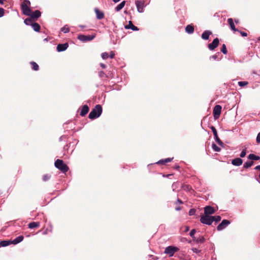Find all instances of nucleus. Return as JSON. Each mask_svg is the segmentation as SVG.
<instances>
[{"label":"nucleus","instance_id":"f257e3e1","mask_svg":"<svg viewBox=\"0 0 260 260\" xmlns=\"http://www.w3.org/2000/svg\"><path fill=\"white\" fill-rule=\"evenodd\" d=\"M102 108L100 105H97L90 112L88 117L91 119H94L99 117L102 114Z\"/></svg>","mask_w":260,"mask_h":260},{"label":"nucleus","instance_id":"f03ea898","mask_svg":"<svg viewBox=\"0 0 260 260\" xmlns=\"http://www.w3.org/2000/svg\"><path fill=\"white\" fill-rule=\"evenodd\" d=\"M55 166L63 173L67 172L69 168L62 160L57 159L55 162Z\"/></svg>","mask_w":260,"mask_h":260},{"label":"nucleus","instance_id":"7ed1b4c3","mask_svg":"<svg viewBox=\"0 0 260 260\" xmlns=\"http://www.w3.org/2000/svg\"><path fill=\"white\" fill-rule=\"evenodd\" d=\"M30 4V3L29 1L25 0L23 3L21 5V9L23 13L26 16L30 14L31 10L29 8Z\"/></svg>","mask_w":260,"mask_h":260},{"label":"nucleus","instance_id":"20e7f679","mask_svg":"<svg viewBox=\"0 0 260 260\" xmlns=\"http://www.w3.org/2000/svg\"><path fill=\"white\" fill-rule=\"evenodd\" d=\"M179 250V249L177 247L169 246L165 248L164 253L168 254L169 256H172L174 253Z\"/></svg>","mask_w":260,"mask_h":260},{"label":"nucleus","instance_id":"39448f33","mask_svg":"<svg viewBox=\"0 0 260 260\" xmlns=\"http://www.w3.org/2000/svg\"><path fill=\"white\" fill-rule=\"evenodd\" d=\"M200 221L203 224L211 225L213 222L212 216L205 215L201 216Z\"/></svg>","mask_w":260,"mask_h":260},{"label":"nucleus","instance_id":"423d86ee","mask_svg":"<svg viewBox=\"0 0 260 260\" xmlns=\"http://www.w3.org/2000/svg\"><path fill=\"white\" fill-rule=\"evenodd\" d=\"M135 4L136 5L137 10L140 13H142L144 11V8L145 7V2L144 0H136Z\"/></svg>","mask_w":260,"mask_h":260},{"label":"nucleus","instance_id":"0eeeda50","mask_svg":"<svg viewBox=\"0 0 260 260\" xmlns=\"http://www.w3.org/2000/svg\"><path fill=\"white\" fill-rule=\"evenodd\" d=\"M210 128L211 129L213 133V135L214 136V138H215V140L216 141V142L220 146H223V143L220 140V139L219 138L218 136V135H217V131L215 128V127L213 126H211L210 127Z\"/></svg>","mask_w":260,"mask_h":260},{"label":"nucleus","instance_id":"6e6552de","mask_svg":"<svg viewBox=\"0 0 260 260\" xmlns=\"http://www.w3.org/2000/svg\"><path fill=\"white\" fill-rule=\"evenodd\" d=\"M95 37V36H85L84 35H80L78 36V39L82 42H87L92 40Z\"/></svg>","mask_w":260,"mask_h":260},{"label":"nucleus","instance_id":"1a4fd4ad","mask_svg":"<svg viewBox=\"0 0 260 260\" xmlns=\"http://www.w3.org/2000/svg\"><path fill=\"white\" fill-rule=\"evenodd\" d=\"M231 223L230 220L224 219L222 222L217 226V230L219 231L222 230L225 228Z\"/></svg>","mask_w":260,"mask_h":260},{"label":"nucleus","instance_id":"9d476101","mask_svg":"<svg viewBox=\"0 0 260 260\" xmlns=\"http://www.w3.org/2000/svg\"><path fill=\"white\" fill-rule=\"evenodd\" d=\"M221 106L220 105H216L213 109V115L215 118H218L220 115L221 111Z\"/></svg>","mask_w":260,"mask_h":260},{"label":"nucleus","instance_id":"9b49d317","mask_svg":"<svg viewBox=\"0 0 260 260\" xmlns=\"http://www.w3.org/2000/svg\"><path fill=\"white\" fill-rule=\"evenodd\" d=\"M219 43V39L218 38H216L213 40V42L211 43L208 44V48L210 50H213L218 46Z\"/></svg>","mask_w":260,"mask_h":260},{"label":"nucleus","instance_id":"f8f14e48","mask_svg":"<svg viewBox=\"0 0 260 260\" xmlns=\"http://www.w3.org/2000/svg\"><path fill=\"white\" fill-rule=\"evenodd\" d=\"M215 210L214 209L210 206H207L204 208V214L205 215H209L213 214L215 213Z\"/></svg>","mask_w":260,"mask_h":260},{"label":"nucleus","instance_id":"ddd939ff","mask_svg":"<svg viewBox=\"0 0 260 260\" xmlns=\"http://www.w3.org/2000/svg\"><path fill=\"white\" fill-rule=\"evenodd\" d=\"M68 46L69 45L67 43L59 44L57 46V50L58 52L63 51L68 48Z\"/></svg>","mask_w":260,"mask_h":260},{"label":"nucleus","instance_id":"4468645a","mask_svg":"<svg viewBox=\"0 0 260 260\" xmlns=\"http://www.w3.org/2000/svg\"><path fill=\"white\" fill-rule=\"evenodd\" d=\"M41 13L39 10H36L34 12L30 11V14L29 15L33 19H37L41 16Z\"/></svg>","mask_w":260,"mask_h":260},{"label":"nucleus","instance_id":"2eb2a0df","mask_svg":"<svg viewBox=\"0 0 260 260\" xmlns=\"http://www.w3.org/2000/svg\"><path fill=\"white\" fill-rule=\"evenodd\" d=\"M243 163V160L240 158H236L232 160V164L236 166H240Z\"/></svg>","mask_w":260,"mask_h":260},{"label":"nucleus","instance_id":"dca6fc26","mask_svg":"<svg viewBox=\"0 0 260 260\" xmlns=\"http://www.w3.org/2000/svg\"><path fill=\"white\" fill-rule=\"evenodd\" d=\"M126 29H131L133 30L137 31L139 30L138 27L135 26L131 21L128 22V24L125 26Z\"/></svg>","mask_w":260,"mask_h":260},{"label":"nucleus","instance_id":"f3484780","mask_svg":"<svg viewBox=\"0 0 260 260\" xmlns=\"http://www.w3.org/2000/svg\"><path fill=\"white\" fill-rule=\"evenodd\" d=\"M212 34V32L210 30H205L202 35V38L203 40H207L209 39V36Z\"/></svg>","mask_w":260,"mask_h":260},{"label":"nucleus","instance_id":"a211bd4d","mask_svg":"<svg viewBox=\"0 0 260 260\" xmlns=\"http://www.w3.org/2000/svg\"><path fill=\"white\" fill-rule=\"evenodd\" d=\"M89 111V108L87 105H84L81 110L80 115L82 116H85Z\"/></svg>","mask_w":260,"mask_h":260},{"label":"nucleus","instance_id":"6ab92c4d","mask_svg":"<svg viewBox=\"0 0 260 260\" xmlns=\"http://www.w3.org/2000/svg\"><path fill=\"white\" fill-rule=\"evenodd\" d=\"M23 239H24V237L23 236H19L16 237V238H15L12 241H11V243L13 244H17L21 242V241H22Z\"/></svg>","mask_w":260,"mask_h":260},{"label":"nucleus","instance_id":"aec40b11","mask_svg":"<svg viewBox=\"0 0 260 260\" xmlns=\"http://www.w3.org/2000/svg\"><path fill=\"white\" fill-rule=\"evenodd\" d=\"M228 23L230 25V27H231V28L236 31H239V30L237 28H236L235 27V26L234 25V21H233V20L232 18H229L228 19Z\"/></svg>","mask_w":260,"mask_h":260},{"label":"nucleus","instance_id":"412c9836","mask_svg":"<svg viewBox=\"0 0 260 260\" xmlns=\"http://www.w3.org/2000/svg\"><path fill=\"white\" fill-rule=\"evenodd\" d=\"M94 11L96 15V18L98 19H101L103 18L104 14L102 12H101L98 8H95Z\"/></svg>","mask_w":260,"mask_h":260},{"label":"nucleus","instance_id":"4be33fe9","mask_svg":"<svg viewBox=\"0 0 260 260\" xmlns=\"http://www.w3.org/2000/svg\"><path fill=\"white\" fill-rule=\"evenodd\" d=\"M173 158H167L164 159L159 160L158 161L156 162L157 164L158 165H165L166 163L171 162Z\"/></svg>","mask_w":260,"mask_h":260},{"label":"nucleus","instance_id":"5701e85b","mask_svg":"<svg viewBox=\"0 0 260 260\" xmlns=\"http://www.w3.org/2000/svg\"><path fill=\"white\" fill-rule=\"evenodd\" d=\"M185 31L188 34H191L194 32V27L192 25H187L185 27Z\"/></svg>","mask_w":260,"mask_h":260},{"label":"nucleus","instance_id":"b1692460","mask_svg":"<svg viewBox=\"0 0 260 260\" xmlns=\"http://www.w3.org/2000/svg\"><path fill=\"white\" fill-rule=\"evenodd\" d=\"M40 225L39 222H32L28 224V226L29 229H34L39 227Z\"/></svg>","mask_w":260,"mask_h":260},{"label":"nucleus","instance_id":"393cba45","mask_svg":"<svg viewBox=\"0 0 260 260\" xmlns=\"http://www.w3.org/2000/svg\"><path fill=\"white\" fill-rule=\"evenodd\" d=\"M248 158L249 159H251L252 160H257L260 159V157L259 156L255 155L254 154H250L248 156Z\"/></svg>","mask_w":260,"mask_h":260},{"label":"nucleus","instance_id":"a878e982","mask_svg":"<svg viewBox=\"0 0 260 260\" xmlns=\"http://www.w3.org/2000/svg\"><path fill=\"white\" fill-rule=\"evenodd\" d=\"M31 26L35 31L37 32H39L40 31V26L38 23H34L31 24Z\"/></svg>","mask_w":260,"mask_h":260},{"label":"nucleus","instance_id":"bb28decb","mask_svg":"<svg viewBox=\"0 0 260 260\" xmlns=\"http://www.w3.org/2000/svg\"><path fill=\"white\" fill-rule=\"evenodd\" d=\"M254 162L253 161H246L244 163L243 165V168L244 169H248L250 167H251L253 165Z\"/></svg>","mask_w":260,"mask_h":260},{"label":"nucleus","instance_id":"cd10ccee","mask_svg":"<svg viewBox=\"0 0 260 260\" xmlns=\"http://www.w3.org/2000/svg\"><path fill=\"white\" fill-rule=\"evenodd\" d=\"M125 4V1H122L120 4H119L118 6H116L115 9L117 11H119L121 10L124 6Z\"/></svg>","mask_w":260,"mask_h":260},{"label":"nucleus","instance_id":"c85d7f7f","mask_svg":"<svg viewBox=\"0 0 260 260\" xmlns=\"http://www.w3.org/2000/svg\"><path fill=\"white\" fill-rule=\"evenodd\" d=\"M31 64L32 66V68L35 71H38L39 70V66L35 62H31Z\"/></svg>","mask_w":260,"mask_h":260},{"label":"nucleus","instance_id":"c756f323","mask_svg":"<svg viewBox=\"0 0 260 260\" xmlns=\"http://www.w3.org/2000/svg\"><path fill=\"white\" fill-rule=\"evenodd\" d=\"M195 241L197 243H203L205 242V238L203 236H201L198 239H195Z\"/></svg>","mask_w":260,"mask_h":260},{"label":"nucleus","instance_id":"7c9ffc66","mask_svg":"<svg viewBox=\"0 0 260 260\" xmlns=\"http://www.w3.org/2000/svg\"><path fill=\"white\" fill-rule=\"evenodd\" d=\"M10 243H11V241H3L0 242V245L3 247H5L8 246Z\"/></svg>","mask_w":260,"mask_h":260},{"label":"nucleus","instance_id":"2f4dec72","mask_svg":"<svg viewBox=\"0 0 260 260\" xmlns=\"http://www.w3.org/2000/svg\"><path fill=\"white\" fill-rule=\"evenodd\" d=\"M24 23L27 25H31L32 24V20H31V18H26L24 20Z\"/></svg>","mask_w":260,"mask_h":260},{"label":"nucleus","instance_id":"473e14b6","mask_svg":"<svg viewBox=\"0 0 260 260\" xmlns=\"http://www.w3.org/2000/svg\"><path fill=\"white\" fill-rule=\"evenodd\" d=\"M212 147L215 151L219 152L221 150L220 148L214 143L212 144Z\"/></svg>","mask_w":260,"mask_h":260},{"label":"nucleus","instance_id":"72a5a7b5","mask_svg":"<svg viewBox=\"0 0 260 260\" xmlns=\"http://www.w3.org/2000/svg\"><path fill=\"white\" fill-rule=\"evenodd\" d=\"M221 51L224 54H226L228 53V51L226 49V47L225 44H223L222 45L221 48Z\"/></svg>","mask_w":260,"mask_h":260},{"label":"nucleus","instance_id":"f704fd0d","mask_svg":"<svg viewBox=\"0 0 260 260\" xmlns=\"http://www.w3.org/2000/svg\"><path fill=\"white\" fill-rule=\"evenodd\" d=\"M212 218L213 220V222L214 221H215L216 222H218L221 220V217L219 215L212 216Z\"/></svg>","mask_w":260,"mask_h":260},{"label":"nucleus","instance_id":"c9c22d12","mask_svg":"<svg viewBox=\"0 0 260 260\" xmlns=\"http://www.w3.org/2000/svg\"><path fill=\"white\" fill-rule=\"evenodd\" d=\"M61 30L62 32H63L64 33H67V32H69L70 29H69V27L67 25H66L61 28Z\"/></svg>","mask_w":260,"mask_h":260},{"label":"nucleus","instance_id":"e433bc0d","mask_svg":"<svg viewBox=\"0 0 260 260\" xmlns=\"http://www.w3.org/2000/svg\"><path fill=\"white\" fill-rule=\"evenodd\" d=\"M196 233V230L195 229H193V230H192L190 231V234H189L190 236L193 238V241H195L196 238L194 236V235Z\"/></svg>","mask_w":260,"mask_h":260},{"label":"nucleus","instance_id":"4c0bfd02","mask_svg":"<svg viewBox=\"0 0 260 260\" xmlns=\"http://www.w3.org/2000/svg\"><path fill=\"white\" fill-rule=\"evenodd\" d=\"M248 83L247 81H240L238 82V85L240 86L243 87V86L247 85L248 84Z\"/></svg>","mask_w":260,"mask_h":260},{"label":"nucleus","instance_id":"58836bf2","mask_svg":"<svg viewBox=\"0 0 260 260\" xmlns=\"http://www.w3.org/2000/svg\"><path fill=\"white\" fill-rule=\"evenodd\" d=\"M246 154V148L243 149L241 152L240 156L241 157H244Z\"/></svg>","mask_w":260,"mask_h":260},{"label":"nucleus","instance_id":"ea45409f","mask_svg":"<svg viewBox=\"0 0 260 260\" xmlns=\"http://www.w3.org/2000/svg\"><path fill=\"white\" fill-rule=\"evenodd\" d=\"M108 54L106 52L103 53L102 54V57L103 59H105L108 57Z\"/></svg>","mask_w":260,"mask_h":260},{"label":"nucleus","instance_id":"a19ab883","mask_svg":"<svg viewBox=\"0 0 260 260\" xmlns=\"http://www.w3.org/2000/svg\"><path fill=\"white\" fill-rule=\"evenodd\" d=\"M195 213H196V210L194 209H190L188 214L190 216H191V215H194L195 214Z\"/></svg>","mask_w":260,"mask_h":260},{"label":"nucleus","instance_id":"79ce46f5","mask_svg":"<svg viewBox=\"0 0 260 260\" xmlns=\"http://www.w3.org/2000/svg\"><path fill=\"white\" fill-rule=\"evenodd\" d=\"M4 15V10L3 8H0V17H2Z\"/></svg>","mask_w":260,"mask_h":260},{"label":"nucleus","instance_id":"37998d69","mask_svg":"<svg viewBox=\"0 0 260 260\" xmlns=\"http://www.w3.org/2000/svg\"><path fill=\"white\" fill-rule=\"evenodd\" d=\"M50 178V176L48 175H45L43 176L44 181H47Z\"/></svg>","mask_w":260,"mask_h":260},{"label":"nucleus","instance_id":"c03bdc74","mask_svg":"<svg viewBox=\"0 0 260 260\" xmlns=\"http://www.w3.org/2000/svg\"><path fill=\"white\" fill-rule=\"evenodd\" d=\"M238 31L240 32V33L241 34V36L242 37H247V34L245 32H244V31H240L239 30Z\"/></svg>","mask_w":260,"mask_h":260},{"label":"nucleus","instance_id":"a18cd8bd","mask_svg":"<svg viewBox=\"0 0 260 260\" xmlns=\"http://www.w3.org/2000/svg\"><path fill=\"white\" fill-rule=\"evenodd\" d=\"M256 142L257 143H260V132L258 134L257 136Z\"/></svg>","mask_w":260,"mask_h":260},{"label":"nucleus","instance_id":"49530a36","mask_svg":"<svg viewBox=\"0 0 260 260\" xmlns=\"http://www.w3.org/2000/svg\"><path fill=\"white\" fill-rule=\"evenodd\" d=\"M192 251L194 253H199L200 252V250H198V249L196 248H192Z\"/></svg>","mask_w":260,"mask_h":260},{"label":"nucleus","instance_id":"de8ad7c7","mask_svg":"<svg viewBox=\"0 0 260 260\" xmlns=\"http://www.w3.org/2000/svg\"><path fill=\"white\" fill-rule=\"evenodd\" d=\"M178 203L180 204H183V202L180 199H179L178 198L177 199V202L176 203V204L177 205Z\"/></svg>","mask_w":260,"mask_h":260},{"label":"nucleus","instance_id":"09e8293b","mask_svg":"<svg viewBox=\"0 0 260 260\" xmlns=\"http://www.w3.org/2000/svg\"><path fill=\"white\" fill-rule=\"evenodd\" d=\"M184 228H185V230H184L185 232H187L189 230V228L188 226H185Z\"/></svg>","mask_w":260,"mask_h":260},{"label":"nucleus","instance_id":"8fccbe9b","mask_svg":"<svg viewBox=\"0 0 260 260\" xmlns=\"http://www.w3.org/2000/svg\"><path fill=\"white\" fill-rule=\"evenodd\" d=\"M217 57V55H212L210 57V58H213V59L215 60L216 59Z\"/></svg>","mask_w":260,"mask_h":260},{"label":"nucleus","instance_id":"3c124183","mask_svg":"<svg viewBox=\"0 0 260 260\" xmlns=\"http://www.w3.org/2000/svg\"><path fill=\"white\" fill-rule=\"evenodd\" d=\"M99 75L100 77H103L104 75V73L103 72H100L99 73Z\"/></svg>","mask_w":260,"mask_h":260},{"label":"nucleus","instance_id":"603ef678","mask_svg":"<svg viewBox=\"0 0 260 260\" xmlns=\"http://www.w3.org/2000/svg\"><path fill=\"white\" fill-rule=\"evenodd\" d=\"M100 66H101V67L102 68H104H104H106V65H105V64L102 63H100Z\"/></svg>","mask_w":260,"mask_h":260},{"label":"nucleus","instance_id":"864d4df0","mask_svg":"<svg viewBox=\"0 0 260 260\" xmlns=\"http://www.w3.org/2000/svg\"><path fill=\"white\" fill-rule=\"evenodd\" d=\"M255 169L256 170H260V165L256 166L255 168Z\"/></svg>","mask_w":260,"mask_h":260},{"label":"nucleus","instance_id":"5fc2aeb1","mask_svg":"<svg viewBox=\"0 0 260 260\" xmlns=\"http://www.w3.org/2000/svg\"><path fill=\"white\" fill-rule=\"evenodd\" d=\"M181 209V207H177L175 208L176 210H177V211H179Z\"/></svg>","mask_w":260,"mask_h":260},{"label":"nucleus","instance_id":"6e6d98bb","mask_svg":"<svg viewBox=\"0 0 260 260\" xmlns=\"http://www.w3.org/2000/svg\"><path fill=\"white\" fill-rule=\"evenodd\" d=\"M110 57L111 58H112L113 57H114V54L113 53H111V54H110Z\"/></svg>","mask_w":260,"mask_h":260},{"label":"nucleus","instance_id":"4d7b16f0","mask_svg":"<svg viewBox=\"0 0 260 260\" xmlns=\"http://www.w3.org/2000/svg\"><path fill=\"white\" fill-rule=\"evenodd\" d=\"M120 0H114L115 3L119 2Z\"/></svg>","mask_w":260,"mask_h":260},{"label":"nucleus","instance_id":"13d9d810","mask_svg":"<svg viewBox=\"0 0 260 260\" xmlns=\"http://www.w3.org/2000/svg\"><path fill=\"white\" fill-rule=\"evenodd\" d=\"M3 2L2 0H0V4H3Z\"/></svg>","mask_w":260,"mask_h":260},{"label":"nucleus","instance_id":"bf43d9fd","mask_svg":"<svg viewBox=\"0 0 260 260\" xmlns=\"http://www.w3.org/2000/svg\"><path fill=\"white\" fill-rule=\"evenodd\" d=\"M80 27H82V28H83L84 26H83V25H80Z\"/></svg>","mask_w":260,"mask_h":260},{"label":"nucleus","instance_id":"052dcab7","mask_svg":"<svg viewBox=\"0 0 260 260\" xmlns=\"http://www.w3.org/2000/svg\"><path fill=\"white\" fill-rule=\"evenodd\" d=\"M179 168V166H177V167H176V168H177H177Z\"/></svg>","mask_w":260,"mask_h":260},{"label":"nucleus","instance_id":"680f3d73","mask_svg":"<svg viewBox=\"0 0 260 260\" xmlns=\"http://www.w3.org/2000/svg\"><path fill=\"white\" fill-rule=\"evenodd\" d=\"M258 40L260 41V37L258 38Z\"/></svg>","mask_w":260,"mask_h":260}]
</instances>
